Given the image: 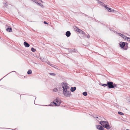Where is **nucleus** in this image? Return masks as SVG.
<instances>
[{
  "label": "nucleus",
  "mask_w": 130,
  "mask_h": 130,
  "mask_svg": "<svg viewBox=\"0 0 130 130\" xmlns=\"http://www.w3.org/2000/svg\"><path fill=\"white\" fill-rule=\"evenodd\" d=\"M127 40L128 41H130V38H129V37H127Z\"/></svg>",
  "instance_id": "obj_25"
},
{
  "label": "nucleus",
  "mask_w": 130,
  "mask_h": 130,
  "mask_svg": "<svg viewBox=\"0 0 130 130\" xmlns=\"http://www.w3.org/2000/svg\"><path fill=\"white\" fill-rule=\"evenodd\" d=\"M49 74L50 75L54 76H55L56 75L54 73H49Z\"/></svg>",
  "instance_id": "obj_21"
},
{
  "label": "nucleus",
  "mask_w": 130,
  "mask_h": 130,
  "mask_svg": "<svg viewBox=\"0 0 130 130\" xmlns=\"http://www.w3.org/2000/svg\"><path fill=\"white\" fill-rule=\"evenodd\" d=\"M60 101L59 99L57 98L53 102L51 103V105L54 106H58L60 105Z\"/></svg>",
  "instance_id": "obj_3"
},
{
  "label": "nucleus",
  "mask_w": 130,
  "mask_h": 130,
  "mask_svg": "<svg viewBox=\"0 0 130 130\" xmlns=\"http://www.w3.org/2000/svg\"><path fill=\"white\" fill-rule=\"evenodd\" d=\"M62 86L63 88V93L64 95L67 97H69L70 95L71 92L69 91V88L67 84L65 82L62 83Z\"/></svg>",
  "instance_id": "obj_1"
},
{
  "label": "nucleus",
  "mask_w": 130,
  "mask_h": 130,
  "mask_svg": "<svg viewBox=\"0 0 130 130\" xmlns=\"http://www.w3.org/2000/svg\"><path fill=\"white\" fill-rule=\"evenodd\" d=\"M39 1H40V0H39Z\"/></svg>",
  "instance_id": "obj_37"
},
{
  "label": "nucleus",
  "mask_w": 130,
  "mask_h": 130,
  "mask_svg": "<svg viewBox=\"0 0 130 130\" xmlns=\"http://www.w3.org/2000/svg\"><path fill=\"white\" fill-rule=\"evenodd\" d=\"M31 73L32 71L30 70H29L27 72V73H28V74H30Z\"/></svg>",
  "instance_id": "obj_16"
},
{
  "label": "nucleus",
  "mask_w": 130,
  "mask_h": 130,
  "mask_svg": "<svg viewBox=\"0 0 130 130\" xmlns=\"http://www.w3.org/2000/svg\"><path fill=\"white\" fill-rule=\"evenodd\" d=\"M107 85L108 86L109 88H114L115 87H117V86L115 84L112 82H107Z\"/></svg>",
  "instance_id": "obj_4"
},
{
  "label": "nucleus",
  "mask_w": 130,
  "mask_h": 130,
  "mask_svg": "<svg viewBox=\"0 0 130 130\" xmlns=\"http://www.w3.org/2000/svg\"><path fill=\"white\" fill-rule=\"evenodd\" d=\"M118 35L119 36H121L122 37V36H123V35L122 34L120 33H118Z\"/></svg>",
  "instance_id": "obj_26"
},
{
  "label": "nucleus",
  "mask_w": 130,
  "mask_h": 130,
  "mask_svg": "<svg viewBox=\"0 0 130 130\" xmlns=\"http://www.w3.org/2000/svg\"><path fill=\"white\" fill-rule=\"evenodd\" d=\"M32 1L34 2L35 3V2L36 1L35 0H31Z\"/></svg>",
  "instance_id": "obj_33"
},
{
  "label": "nucleus",
  "mask_w": 130,
  "mask_h": 130,
  "mask_svg": "<svg viewBox=\"0 0 130 130\" xmlns=\"http://www.w3.org/2000/svg\"><path fill=\"white\" fill-rule=\"evenodd\" d=\"M122 37L124 39L127 40V37L126 36H125L124 35H123Z\"/></svg>",
  "instance_id": "obj_14"
},
{
  "label": "nucleus",
  "mask_w": 130,
  "mask_h": 130,
  "mask_svg": "<svg viewBox=\"0 0 130 130\" xmlns=\"http://www.w3.org/2000/svg\"><path fill=\"white\" fill-rule=\"evenodd\" d=\"M108 11L111 12H112L114 11V10L113 9H111L110 8H108Z\"/></svg>",
  "instance_id": "obj_12"
},
{
  "label": "nucleus",
  "mask_w": 130,
  "mask_h": 130,
  "mask_svg": "<svg viewBox=\"0 0 130 130\" xmlns=\"http://www.w3.org/2000/svg\"><path fill=\"white\" fill-rule=\"evenodd\" d=\"M76 89V88L75 87H71V91L72 92L74 91Z\"/></svg>",
  "instance_id": "obj_11"
},
{
  "label": "nucleus",
  "mask_w": 130,
  "mask_h": 130,
  "mask_svg": "<svg viewBox=\"0 0 130 130\" xmlns=\"http://www.w3.org/2000/svg\"><path fill=\"white\" fill-rule=\"evenodd\" d=\"M83 95L86 96L87 95V92H84L83 93Z\"/></svg>",
  "instance_id": "obj_19"
},
{
  "label": "nucleus",
  "mask_w": 130,
  "mask_h": 130,
  "mask_svg": "<svg viewBox=\"0 0 130 130\" xmlns=\"http://www.w3.org/2000/svg\"><path fill=\"white\" fill-rule=\"evenodd\" d=\"M127 48H128V46H127V47H126V46H125V47L124 48V49L125 50H126L127 49Z\"/></svg>",
  "instance_id": "obj_31"
},
{
  "label": "nucleus",
  "mask_w": 130,
  "mask_h": 130,
  "mask_svg": "<svg viewBox=\"0 0 130 130\" xmlns=\"http://www.w3.org/2000/svg\"><path fill=\"white\" fill-rule=\"evenodd\" d=\"M53 91L55 92H56L57 91V89L56 88H54L53 89Z\"/></svg>",
  "instance_id": "obj_22"
},
{
  "label": "nucleus",
  "mask_w": 130,
  "mask_h": 130,
  "mask_svg": "<svg viewBox=\"0 0 130 130\" xmlns=\"http://www.w3.org/2000/svg\"><path fill=\"white\" fill-rule=\"evenodd\" d=\"M107 84H102V86H103L105 87L106 86H107Z\"/></svg>",
  "instance_id": "obj_20"
},
{
  "label": "nucleus",
  "mask_w": 130,
  "mask_h": 130,
  "mask_svg": "<svg viewBox=\"0 0 130 130\" xmlns=\"http://www.w3.org/2000/svg\"><path fill=\"white\" fill-rule=\"evenodd\" d=\"M6 30L9 32H12V29L11 28H10V27H9L8 28H7L6 29Z\"/></svg>",
  "instance_id": "obj_9"
},
{
  "label": "nucleus",
  "mask_w": 130,
  "mask_h": 130,
  "mask_svg": "<svg viewBox=\"0 0 130 130\" xmlns=\"http://www.w3.org/2000/svg\"><path fill=\"white\" fill-rule=\"evenodd\" d=\"M44 23L45 24H48V23H47L45 21H44Z\"/></svg>",
  "instance_id": "obj_29"
},
{
  "label": "nucleus",
  "mask_w": 130,
  "mask_h": 130,
  "mask_svg": "<svg viewBox=\"0 0 130 130\" xmlns=\"http://www.w3.org/2000/svg\"><path fill=\"white\" fill-rule=\"evenodd\" d=\"M40 4H38V5H39L41 7H43V5L42 4H41L40 3H39Z\"/></svg>",
  "instance_id": "obj_24"
},
{
  "label": "nucleus",
  "mask_w": 130,
  "mask_h": 130,
  "mask_svg": "<svg viewBox=\"0 0 130 130\" xmlns=\"http://www.w3.org/2000/svg\"><path fill=\"white\" fill-rule=\"evenodd\" d=\"M24 44L25 46L26 47H28L30 46V45L28 44L27 42H24Z\"/></svg>",
  "instance_id": "obj_7"
},
{
  "label": "nucleus",
  "mask_w": 130,
  "mask_h": 130,
  "mask_svg": "<svg viewBox=\"0 0 130 130\" xmlns=\"http://www.w3.org/2000/svg\"><path fill=\"white\" fill-rule=\"evenodd\" d=\"M66 35L67 36L69 37L70 36L71 33L69 31H68L66 32Z\"/></svg>",
  "instance_id": "obj_8"
},
{
  "label": "nucleus",
  "mask_w": 130,
  "mask_h": 130,
  "mask_svg": "<svg viewBox=\"0 0 130 130\" xmlns=\"http://www.w3.org/2000/svg\"><path fill=\"white\" fill-rule=\"evenodd\" d=\"M126 130H129L128 129H126Z\"/></svg>",
  "instance_id": "obj_35"
},
{
  "label": "nucleus",
  "mask_w": 130,
  "mask_h": 130,
  "mask_svg": "<svg viewBox=\"0 0 130 130\" xmlns=\"http://www.w3.org/2000/svg\"><path fill=\"white\" fill-rule=\"evenodd\" d=\"M78 32H79V33H80V34H85V33L82 30L79 29V31H78Z\"/></svg>",
  "instance_id": "obj_10"
},
{
  "label": "nucleus",
  "mask_w": 130,
  "mask_h": 130,
  "mask_svg": "<svg viewBox=\"0 0 130 130\" xmlns=\"http://www.w3.org/2000/svg\"><path fill=\"white\" fill-rule=\"evenodd\" d=\"M100 123L103 127L106 128L107 129H109L110 127L108 123L106 121H101L100 122Z\"/></svg>",
  "instance_id": "obj_2"
},
{
  "label": "nucleus",
  "mask_w": 130,
  "mask_h": 130,
  "mask_svg": "<svg viewBox=\"0 0 130 130\" xmlns=\"http://www.w3.org/2000/svg\"><path fill=\"white\" fill-rule=\"evenodd\" d=\"M126 44L128 45V44L126 43L125 44V42H121L119 44L121 47V48H123L125 46V44L126 45Z\"/></svg>",
  "instance_id": "obj_5"
},
{
  "label": "nucleus",
  "mask_w": 130,
  "mask_h": 130,
  "mask_svg": "<svg viewBox=\"0 0 130 130\" xmlns=\"http://www.w3.org/2000/svg\"><path fill=\"white\" fill-rule=\"evenodd\" d=\"M74 29L75 31H78L79 30L78 28L76 27H75L74 28Z\"/></svg>",
  "instance_id": "obj_15"
},
{
  "label": "nucleus",
  "mask_w": 130,
  "mask_h": 130,
  "mask_svg": "<svg viewBox=\"0 0 130 130\" xmlns=\"http://www.w3.org/2000/svg\"><path fill=\"white\" fill-rule=\"evenodd\" d=\"M40 1H41L42 3H43V1L41 0H40Z\"/></svg>",
  "instance_id": "obj_34"
},
{
  "label": "nucleus",
  "mask_w": 130,
  "mask_h": 130,
  "mask_svg": "<svg viewBox=\"0 0 130 130\" xmlns=\"http://www.w3.org/2000/svg\"><path fill=\"white\" fill-rule=\"evenodd\" d=\"M97 118H98V117H97Z\"/></svg>",
  "instance_id": "obj_36"
},
{
  "label": "nucleus",
  "mask_w": 130,
  "mask_h": 130,
  "mask_svg": "<svg viewBox=\"0 0 130 130\" xmlns=\"http://www.w3.org/2000/svg\"><path fill=\"white\" fill-rule=\"evenodd\" d=\"M87 38H89L90 37V35H87Z\"/></svg>",
  "instance_id": "obj_28"
},
{
  "label": "nucleus",
  "mask_w": 130,
  "mask_h": 130,
  "mask_svg": "<svg viewBox=\"0 0 130 130\" xmlns=\"http://www.w3.org/2000/svg\"><path fill=\"white\" fill-rule=\"evenodd\" d=\"M35 3H36V4H37L38 5L40 4L38 2H37L36 1Z\"/></svg>",
  "instance_id": "obj_32"
},
{
  "label": "nucleus",
  "mask_w": 130,
  "mask_h": 130,
  "mask_svg": "<svg viewBox=\"0 0 130 130\" xmlns=\"http://www.w3.org/2000/svg\"><path fill=\"white\" fill-rule=\"evenodd\" d=\"M96 126L97 128L100 130H104V128L100 125H97Z\"/></svg>",
  "instance_id": "obj_6"
},
{
  "label": "nucleus",
  "mask_w": 130,
  "mask_h": 130,
  "mask_svg": "<svg viewBox=\"0 0 130 130\" xmlns=\"http://www.w3.org/2000/svg\"><path fill=\"white\" fill-rule=\"evenodd\" d=\"M7 3H6L5 4V7H7Z\"/></svg>",
  "instance_id": "obj_27"
},
{
  "label": "nucleus",
  "mask_w": 130,
  "mask_h": 130,
  "mask_svg": "<svg viewBox=\"0 0 130 130\" xmlns=\"http://www.w3.org/2000/svg\"><path fill=\"white\" fill-rule=\"evenodd\" d=\"M47 63L50 66H51L52 67H53V65L52 64H50V62H47Z\"/></svg>",
  "instance_id": "obj_23"
},
{
  "label": "nucleus",
  "mask_w": 130,
  "mask_h": 130,
  "mask_svg": "<svg viewBox=\"0 0 130 130\" xmlns=\"http://www.w3.org/2000/svg\"><path fill=\"white\" fill-rule=\"evenodd\" d=\"M98 1V3L100 4L102 6H104V4L102 2H101L100 1Z\"/></svg>",
  "instance_id": "obj_13"
},
{
  "label": "nucleus",
  "mask_w": 130,
  "mask_h": 130,
  "mask_svg": "<svg viewBox=\"0 0 130 130\" xmlns=\"http://www.w3.org/2000/svg\"><path fill=\"white\" fill-rule=\"evenodd\" d=\"M31 51L33 52H35L36 51V50L34 48L32 47L31 48Z\"/></svg>",
  "instance_id": "obj_17"
},
{
  "label": "nucleus",
  "mask_w": 130,
  "mask_h": 130,
  "mask_svg": "<svg viewBox=\"0 0 130 130\" xmlns=\"http://www.w3.org/2000/svg\"><path fill=\"white\" fill-rule=\"evenodd\" d=\"M118 113L119 114V115H124V113H123L122 112H121L119 111L118 112Z\"/></svg>",
  "instance_id": "obj_18"
},
{
  "label": "nucleus",
  "mask_w": 130,
  "mask_h": 130,
  "mask_svg": "<svg viewBox=\"0 0 130 130\" xmlns=\"http://www.w3.org/2000/svg\"><path fill=\"white\" fill-rule=\"evenodd\" d=\"M105 8H106V9H107V10H108V7H107V6H105Z\"/></svg>",
  "instance_id": "obj_30"
}]
</instances>
